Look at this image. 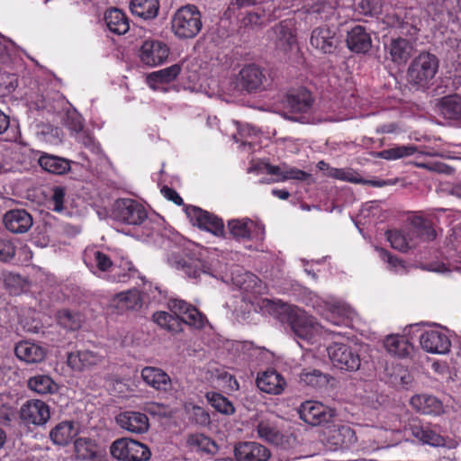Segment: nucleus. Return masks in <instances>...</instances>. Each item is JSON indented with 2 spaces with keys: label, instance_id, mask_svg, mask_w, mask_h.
<instances>
[{
  "label": "nucleus",
  "instance_id": "obj_1",
  "mask_svg": "<svg viewBox=\"0 0 461 461\" xmlns=\"http://www.w3.org/2000/svg\"><path fill=\"white\" fill-rule=\"evenodd\" d=\"M438 59L429 52H420L407 69V81L417 90H427L432 84L438 70Z\"/></svg>",
  "mask_w": 461,
  "mask_h": 461
},
{
  "label": "nucleus",
  "instance_id": "obj_2",
  "mask_svg": "<svg viewBox=\"0 0 461 461\" xmlns=\"http://www.w3.org/2000/svg\"><path fill=\"white\" fill-rule=\"evenodd\" d=\"M202 27V14L194 5L188 4L179 7L171 19L172 32L181 40L194 38Z\"/></svg>",
  "mask_w": 461,
  "mask_h": 461
},
{
  "label": "nucleus",
  "instance_id": "obj_3",
  "mask_svg": "<svg viewBox=\"0 0 461 461\" xmlns=\"http://www.w3.org/2000/svg\"><path fill=\"white\" fill-rule=\"evenodd\" d=\"M110 453L119 461H149L151 457L148 446L129 438L114 440L110 447Z\"/></svg>",
  "mask_w": 461,
  "mask_h": 461
},
{
  "label": "nucleus",
  "instance_id": "obj_4",
  "mask_svg": "<svg viewBox=\"0 0 461 461\" xmlns=\"http://www.w3.org/2000/svg\"><path fill=\"white\" fill-rule=\"evenodd\" d=\"M328 356L338 369L347 372H356L361 366L358 351L345 343L333 342L327 348Z\"/></svg>",
  "mask_w": 461,
  "mask_h": 461
},
{
  "label": "nucleus",
  "instance_id": "obj_5",
  "mask_svg": "<svg viewBox=\"0 0 461 461\" xmlns=\"http://www.w3.org/2000/svg\"><path fill=\"white\" fill-rule=\"evenodd\" d=\"M113 215L115 220L125 224L140 225L146 221L148 212L136 200L122 198L114 203Z\"/></svg>",
  "mask_w": 461,
  "mask_h": 461
},
{
  "label": "nucleus",
  "instance_id": "obj_6",
  "mask_svg": "<svg viewBox=\"0 0 461 461\" xmlns=\"http://www.w3.org/2000/svg\"><path fill=\"white\" fill-rule=\"evenodd\" d=\"M301 420L312 426L330 423L336 416V410L316 401L303 402L298 410Z\"/></svg>",
  "mask_w": 461,
  "mask_h": 461
},
{
  "label": "nucleus",
  "instance_id": "obj_7",
  "mask_svg": "<svg viewBox=\"0 0 461 461\" xmlns=\"http://www.w3.org/2000/svg\"><path fill=\"white\" fill-rule=\"evenodd\" d=\"M74 455L77 461H104L105 448L94 438L77 437L73 441Z\"/></svg>",
  "mask_w": 461,
  "mask_h": 461
},
{
  "label": "nucleus",
  "instance_id": "obj_8",
  "mask_svg": "<svg viewBox=\"0 0 461 461\" xmlns=\"http://www.w3.org/2000/svg\"><path fill=\"white\" fill-rule=\"evenodd\" d=\"M310 43L323 54H333L340 44V38L333 28L321 25L312 30Z\"/></svg>",
  "mask_w": 461,
  "mask_h": 461
},
{
  "label": "nucleus",
  "instance_id": "obj_9",
  "mask_svg": "<svg viewBox=\"0 0 461 461\" xmlns=\"http://www.w3.org/2000/svg\"><path fill=\"white\" fill-rule=\"evenodd\" d=\"M186 213L198 228L205 230L215 236L224 235V224L218 216L195 206L188 207Z\"/></svg>",
  "mask_w": 461,
  "mask_h": 461
},
{
  "label": "nucleus",
  "instance_id": "obj_10",
  "mask_svg": "<svg viewBox=\"0 0 461 461\" xmlns=\"http://www.w3.org/2000/svg\"><path fill=\"white\" fill-rule=\"evenodd\" d=\"M20 418L27 424L42 426L50 418L49 405L41 400H29L20 409Z\"/></svg>",
  "mask_w": 461,
  "mask_h": 461
},
{
  "label": "nucleus",
  "instance_id": "obj_11",
  "mask_svg": "<svg viewBox=\"0 0 461 461\" xmlns=\"http://www.w3.org/2000/svg\"><path fill=\"white\" fill-rule=\"evenodd\" d=\"M267 80L263 69L255 64L243 67L238 76L239 85L249 93L265 89Z\"/></svg>",
  "mask_w": 461,
  "mask_h": 461
},
{
  "label": "nucleus",
  "instance_id": "obj_12",
  "mask_svg": "<svg viewBox=\"0 0 461 461\" xmlns=\"http://www.w3.org/2000/svg\"><path fill=\"white\" fill-rule=\"evenodd\" d=\"M169 55V48L160 41H145L140 49V60L150 67L164 63Z\"/></svg>",
  "mask_w": 461,
  "mask_h": 461
},
{
  "label": "nucleus",
  "instance_id": "obj_13",
  "mask_svg": "<svg viewBox=\"0 0 461 461\" xmlns=\"http://www.w3.org/2000/svg\"><path fill=\"white\" fill-rule=\"evenodd\" d=\"M420 343L426 352L431 354H446L451 347L447 335L438 329L422 332L420 336Z\"/></svg>",
  "mask_w": 461,
  "mask_h": 461
},
{
  "label": "nucleus",
  "instance_id": "obj_14",
  "mask_svg": "<svg viewBox=\"0 0 461 461\" xmlns=\"http://www.w3.org/2000/svg\"><path fill=\"white\" fill-rule=\"evenodd\" d=\"M257 307L261 315H270L273 317H302L301 310L283 302L280 299L264 298L258 302Z\"/></svg>",
  "mask_w": 461,
  "mask_h": 461
},
{
  "label": "nucleus",
  "instance_id": "obj_15",
  "mask_svg": "<svg viewBox=\"0 0 461 461\" xmlns=\"http://www.w3.org/2000/svg\"><path fill=\"white\" fill-rule=\"evenodd\" d=\"M408 431L419 442L432 447L445 446V438L435 429L430 423H422L420 420H414L408 426Z\"/></svg>",
  "mask_w": 461,
  "mask_h": 461
},
{
  "label": "nucleus",
  "instance_id": "obj_16",
  "mask_svg": "<svg viewBox=\"0 0 461 461\" xmlns=\"http://www.w3.org/2000/svg\"><path fill=\"white\" fill-rule=\"evenodd\" d=\"M234 452L242 461H268L271 451L256 441H239L234 445Z\"/></svg>",
  "mask_w": 461,
  "mask_h": 461
},
{
  "label": "nucleus",
  "instance_id": "obj_17",
  "mask_svg": "<svg viewBox=\"0 0 461 461\" xmlns=\"http://www.w3.org/2000/svg\"><path fill=\"white\" fill-rule=\"evenodd\" d=\"M410 405L414 411L423 415L438 416L444 413L443 402L438 397L429 393L411 396Z\"/></svg>",
  "mask_w": 461,
  "mask_h": 461
},
{
  "label": "nucleus",
  "instance_id": "obj_18",
  "mask_svg": "<svg viewBox=\"0 0 461 461\" xmlns=\"http://www.w3.org/2000/svg\"><path fill=\"white\" fill-rule=\"evenodd\" d=\"M116 423L131 433L142 434L149 428V418L140 411H123L115 418Z\"/></svg>",
  "mask_w": 461,
  "mask_h": 461
},
{
  "label": "nucleus",
  "instance_id": "obj_19",
  "mask_svg": "<svg viewBox=\"0 0 461 461\" xmlns=\"http://www.w3.org/2000/svg\"><path fill=\"white\" fill-rule=\"evenodd\" d=\"M282 325L287 332L303 339H311L319 332V324L312 319H283Z\"/></svg>",
  "mask_w": 461,
  "mask_h": 461
},
{
  "label": "nucleus",
  "instance_id": "obj_20",
  "mask_svg": "<svg viewBox=\"0 0 461 461\" xmlns=\"http://www.w3.org/2000/svg\"><path fill=\"white\" fill-rule=\"evenodd\" d=\"M408 230L416 247L421 241H431L437 237V232L431 221L421 216L412 217L410 220Z\"/></svg>",
  "mask_w": 461,
  "mask_h": 461
},
{
  "label": "nucleus",
  "instance_id": "obj_21",
  "mask_svg": "<svg viewBox=\"0 0 461 461\" xmlns=\"http://www.w3.org/2000/svg\"><path fill=\"white\" fill-rule=\"evenodd\" d=\"M14 354L21 361L27 364H37L46 358L47 348L37 343L23 340L15 345Z\"/></svg>",
  "mask_w": 461,
  "mask_h": 461
},
{
  "label": "nucleus",
  "instance_id": "obj_22",
  "mask_svg": "<svg viewBox=\"0 0 461 461\" xmlns=\"http://www.w3.org/2000/svg\"><path fill=\"white\" fill-rule=\"evenodd\" d=\"M230 234L238 240H249L258 236L259 225L249 218L232 219L227 223Z\"/></svg>",
  "mask_w": 461,
  "mask_h": 461
},
{
  "label": "nucleus",
  "instance_id": "obj_23",
  "mask_svg": "<svg viewBox=\"0 0 461 461\" xmlns=\"http://www.w3.org/2000/svg\"><path fill=\"white\" fill-rule=\"evenodd\" d=\"M79 434V427L74 420L59 422L50 431V438L54 445L66 447L69 445Z\"/></svg>",
  "mask_w": 461,
  "mask_h": 461
},
{
  "label": "nucleus",
  "instance_id": "obj_24",
  "mask_svg": "<svg viewBox=\"0 0 461 461\" xmlns=\"http://www.w3.org/2000/svg\"><path fill=\"white\" fill-rule=\"evenodd\" d=\"M256 383L260 391L276 395L282 393L286 386L285 379L275 369L258 375Z\"/></svg>",
  "mask_w": 461,
  "mask_h": 461
},
{
  "label": "nucleus",
  "instance_id": "obj_25",
  "mask_svg": "<svg viewBox=\"0 0 461 461\" xmlns=\"http://www.w3.org/2000/svg\"><path fill=\"white\" fill-rule=\"evenodd\" d=\"M4 224L13 233H25L32 226V217L23 209L11 210L5 214Z\"/></svg>",
  "mask_w": 461,
  "mask_h": 461
},
{
  "label": "nucleus",
  "instance_id": "obj_26",
  "mask_svg": "<svg viewBox=\"0 0 461 461\" xmlns=\"http://www.w3.org/2000/svg\"><path fill=\"white\" fill-rule=\"evenodd\" d=\"M312 94L305 88L290 91L286 95L285 105L293 113H306L312 106Z\"/></svg>",
  "mask_w": 461,
  "mask_h": 461
},
{
  "label": "nucleus",
  "instance_id": "obj_27",
  "mask_svg": "<svg viewBox=\"0 0 461 461\" xmlns=\"http://www.w3.org/2000/svg\"><path fill=\"white\" fill-rule=\"evenodd\" d=\"M327 441L334 449H348L356 443L357 436L349 426L341 425L330 431Z\"/></svg>",
  "mask_w": 461,
  "mask_h": 461
},
{
  "label": "nucleus",
  "instance_id": "obj_28",
  "mask_svg": "<svg viewBox=\"0 0 461 461\" xmlns=\"http://www.w3.org/2000/svg\"><path fill=\"white\" fill-rule=\"evenodd\" d=\"M348 48L356 53H366L372 46V40L369 33L361 25L353 27L347 36Z\"/></svg>",
  "mask_w": 461,
  "mask_h": 461
},
{
  "label": "nucleus",
  "instance_id": "obj_29",
  "mask_svg": "<svg viewBox=\"0 0 461 461\" xmlns=\"http://www.w3.org/2000/svg\"><path fill=\"white\" fill-rule=\"evenodd\" d=\"M103 357L91 350H77L68 355V364L73 369L82 371L100 364Z\"/></svg>",
  "mask_w": 461,
  "mask_h": 461
},
{
  "label": "nucleus",
  "instance_id": "obj_30",
  "mask_svg": "<svg viewBox=\"0 0 461 461\" xmlns=\"http://www.w3.org/2000/svg\"><path fill=\"white\" fill-rule=\"evenodd\" d=\"M38 163L44 171L53 175H64L71 168L70 160L45 152L39 157Z\"/></svg>",
  "mask_w": 461,
  "mask_h": 461
},
{
  "label": "nucleus",
  "instance_id": "obj_31",
  "mask_svg": "<svg viewBox=\"0 0 461 461\" xmlns=\"http://www.w3.org/2000/svg\"><path fill=\"white\" fill-rule=\"evenodd\" d=\"M141 378L149 386L156 390L166 391L171 384L169 375L161 368L155 366H145L141 370Z\"/></svg>",
  "mask_w": 461,
  "mask_h": 461
},
{
  "label": "nucleus",
  "instance_id": "obj_32",
  "mask_svg": "<svg viewBox=\"0 0 461 461\" xmlns=\"http://www.w3.org/2000/svg\"><path fill=\"white\" fill-rule=\"evenodd\" d=\"M386 49L393 62L402 64L411 56L413 47L408 40L398 37L392 39Z\"/></svg>",
  "mask_w": 461,
  "mask_h": 461
},
{
  "label": "nucleus",
  "instance_id": "obj_33",
  "mask_svg": "<svg viewBox=\"0 0 461 461\" xmlns=\"http://www.w3.org/2000/svg\"><path fill=\"white\" fill-rule=\"evenodd\" d=\"M439 114L447 120L461 119V96L455 94L444 96L438 100Z\"/></svg>",
  "mask_w": 461,
  "mask_h": 461
},
{
  "label": "nucleus",
  "instance_id": "obj_34",
  "mask_svg": "<svg viewBox=\"0 0 461 461\" xmlns=\"http://www.w3.org/2000/svg\"><path fill=\"white\" fill-rule=\"evenodd\" d=\"M113 306L121 311L123 314L124 310H138L142 306V298L137 289H131L115 295L113 300Z\"/></svg>",
  "mask_w": 461,
  "mask_h": 461
},
{
  "label": "nucleus",
  "instance_id": "obj_35",
  "mask_svg": "<svg viewBox=\"0 0 461 461\" xmlns=\"http://www.w3.org/2000/svg\"><path fill=\"white\" fill-rule=\"evenodd\" d=\"M153 321L161 328L172 334L183 330V325H189L195 329H202L208 322V319H153Z\"/></svg>",
  "mask_w": 461,
  "mask_h": 461
},
{
  "label": "nucleus",
  "instance_id": "obj_36",
  "mask_svg": "<svg viewBox=\"0 0 461 461\" xmlns=\"http://www.w3.org/2000/svg\"><path fill=\"white\" fill-rule=\"evenodd\" d=\"M388 382L397 389L410 390L415 386L413 375L402 365L392 366Z\"/></svg>",
  "mask_w": 461,
  "mask_h": 461
},
{
  "label": "nucleus",
  "instance_id": "obj_37",
  "mask_svg": "<svg viewBox=\"0 0 461 461\" xmlns=\"http://www.w3.org/2000/svg\"><path fill=\"white\" fill-rule=\"evenodd\" d=\"M104 21L109 31L118 35L125 34L130 29L127 15L117 8L108 10Z\"/></svg>",
  "mask_w": 461,
  "mask_h": 461
},
{
  "label": "nucleus",
  "instance_id": "obj_38",
  "mask_svg": "<svg viewBox=\"0 0 461 461\" xmlns=\"http://www.w3.org/2000/svg\"><path fill=\"white\" fill-rule=\"evenodd\" d=\"M130 9L133 15L144 20H151L158 16V0H131Z\"/></svg>",
  "mask_w": 461,
  "mask_h": 461
},
{
  "label": "nucleus",
  "instance_id": "obj_39",
  "mask_svg": "<svg viewBox=\"0 0 461 461\" xmlns=\"http://www.w3.org/2000/svg\"><path fill=\"white\" fill-rule=\"evenodd\" d=\"M189 447L213 456L219 451L217 443L203 433L189 434L186 438Z\"/></svg>",
  "mask_w": 461,
  "mask_h": 461
},
{
  "label": "nucleus",
  "instance_id": "obj_40",
  "mask_svg": "<svg viewBox=\"0 0 461 461\" xmlns=\"http://www.w3.org/2000/svg\"><path fill=\"white\" fill-rule=\"evenodd\" d=\"M265 168L267 169V174L276 176L273 182H284L288 179L303 181L310 176L309 173L295 167L285 170L279 166H274L268 163V165L265 166Z\"/></svg>",
  "mask_w": 461,
  "mask_h": 461
},
{
  "label": "nucleus",
  "instance_id": "obj_41",
  "mask_svg": "<svg viewBox=\"0 0 461 461\" xmlns=\"http://www.w3.org/2000/svg\"><path fill=\"white\" fill-rule=\"evenodd\" d=\"M386 236L391 246L399 251L407 252L416 248L408 228L401 230H388Z\"/></svg>",
  "mask_w": 461,
  "mask_h": 461
},
{
  "label": "nucleus",
  "instance_id": "obj_42",
  "mask_svg": "<svg viewBox=\"0 0 461 461\" xmlns=\"http://www.w3.org/2000/svg\"><path fill=\"white\" fill-rule=\"evenodd\" d=\"M384 348L393 356L405 357L410 355L411 345L408 339L400 335H389L384 339Z\"/></svg>",
  "mask_w": 461,
  "mask_h": 461
},
{
  "label": "nucleus",
  "instance_id": "obj_43",
  "mask_svg": "<svg viewBox=\"0 0 461 461\" xmlns=\"http://www.w3.org/2000/svg\"><path fill=\"white\" fill-rule=\"evenodd\" d=\"M167 307L170 312L175 314V317H182L184 315H186L187 317H205V315L200 312L196 306L182 299H168Z\"/></svg>",
  "mask_w": 461,
  "mask_h": 461
},
{
  "label": "nucleus",
  "instance_id": "obj_44",
  "mask_svg": "<svg viewBox=\"0 0 461 461\" xmlns=\"http://www.w3.org/2000/svg\"><path fill=\"white\" fill-rule=\"evenodd\" d=\"M181 72V67L178 64H174L166 68L154 71L148 75L147 82L153 89L157 88V83H169L176 78Z\"/></svg>",
  "mask_w": 461,
  "mask_h": 461
},
{
  "label": "nucleus",
  "instance_id": "obj_45",
  "mask_svg": "<svg viewBox=\"0 0 461 461\" xmlns=\"http://www.w3.org/2000/svg\"><path fill=\"white\" fill-rule=\"evenodd\" d=\"M28 387L39 394L54 393L58 390V384L50 375H37L27 381Z\"/></svg>",
  "mask_w": 461,
  "mask_h": 461
},
{
  "label": "nucleus",
  "instance_id": "obj_46",
  "mask_svg": "<svg viewBox=\"0 0 461 461\" xmlns=\"http://www.w3.org/2000/svg\"><path fill=\"white\" fill-rule=\"evenodd\" d=\"M299 377L300 383L312 388H321L329 384L328 375L314 368L303 369Z\"/></svg>",
  "mask_w": 461,
  "mask_h": 461
},
{
  "label": "nucleus",
  "instance_id": "obj_47",
  "mask_svg": "<svg viewBox=\"0 0 461 461\" xmlns=\"http://www.w3.org/2000/svg\"><path fill=\"white\" fill-rule=\"evenodd\" d=\"M416 151L415 145H401L375 152L374 156L386 160H395L412 156Z\"/></svg>",
  "mask_w": 461,
  "mask_h": 461
},
{
  "label": "nucleus",
  "instance_id": "obj_48",
  "mask_svg": "<svg viewBox=\"0 0 461 461\" xmlns=\"http://www.w3.org/2000/svg\"><path fill=\"white\" fill-rule=\"evenodd\" d=\"M271 32L274 34L276 43L281 48L289 47L294 41V37L287 21H282L275 25Z\"/></svg>",
  "mask_w": 461,
  "mask_h": 461
},
{
  "label": "nucleus",
  "instance_id": "obj_49",
  "mask_svg": "<svg viewBox=\"0 0 461 461\" xmlns=\"http://www.w3.org/2000/svg\"><path fill=\"white\" fill-rule=\"evenodd\" d=\"M208 402L220 413L231 415L235 412L232 402L224 395L216 392H208L205 395Z\"/></svg>",
  "mask_w": 461,
  "mask_h": 461
},
{
  "label": "nucleus",
  "instance_id": "obj_50",
  "mask_svg": "<svg viewBox=\"0 0 461 461\" xmlns=\"http://www.w3.org/2000/svg\"><path fill=\"white\" fill-rule=\"evenodd\" d=\"M135 276L140 277L141 280L144 279L143 276L140 275L132 262L122 261L119 266V270L113 275V280L119 283H126Z\"/></svg>",
  "mask_w": 461,
  "mask_h": 461
},
{
  "label": "nucleus",
  "instance_id": "obj_51",
  "mask_svg": "<svg viewBox=\"0 0 461 461\" xmlns=\"http://www.w3.org/2000/svg\"><path fill=\"white\" fill-rule=\"evenodd\" d=\"M257 432L260 438L272 444H279L282 438L280 432L267 422H259L257 426Z\"/></svg>",
  "mask_w": 461,
  "mask_h": 461
},
{
  "label": "nucleus",
  "instance_id": "obj_52",
  "mask_svg": "<svg viewBox=\"0 0 461 461\" xmlns=\"http://www.w3.org/2000/svg\"><path fill=\"white\" fill-rule=\"evenodd\" d=\"M329 177L355 184H359L363 182V179L361 177H358V174L352 170L351 168L332 167L329 174Z\"/></svg>",
  "mask_w": 461,
  "mask_h": 461
},
{
  "label": "nucleus",
  "instance_id": "obj_53",
  "mask_svg": "<svg viewBox=\"0 0 461 461\" xmlns=\"http://www.w3.org/2000/svg\"><path fill=\"white\" fill-rule=\"evenodd\" d=\"M169 260L176 268L183 269L190 277L196 278L201 274L200 269L197 267L199 263L197 261H187L184 258L177 259L176 257H172Z\"/></svg>",
  "mask_w": 461,
  "mask_h": 461
},
{
  "label": "nucleus",
  "instance_id": "obj_54",
  "mask_svg": "<svg viewBox=\"0 0 461 461\" xmlns=\"http://www.w3.org/2000/svg\"><path fill=\"white\" fill-rule=\"evenodd\" d=\"M330 312L339 317H350L356 311L348 303L342 301H334L330 304Z\"/></svg>",
  "mask_w": 461,
  "mask_h": 461
},
{
  "label": "nucleus",
  "instance_id": "obj_55",
  "mask_svg": "<svg viewBox=\"0 0 461 461\" xmlns=\"http://www.w3.org/2000/svg\"><path fill=\"white\" fill-rule=\"evenodd\" d=\"M66 196V188L61 185H56L52 188L51 203H53V211L60 212L64 209Z\"/></svg>",
  "mask_w": 461,
  "mask_h": 461
},
{
  "label": "nucleus",
  "instance_id": "obj_56",
  "mask_svg": "<svg viewBox=\"0 0 461 461\" xmlns=\"http://www.w3.org/2000/svg\"><path fill=\"white\" fill-rule=\"evenodd\" d=\"M15 255V247L11 240L0 238V262H9Z\"/></svg>",
  "mask_w": 461,
  "mask_h": 461
},
{
  "label": "nucleus",
  "instance_id": "obj_57",
  "mask_svg": "<svg viewBox=\"0 0 461 461\" xmlns=\"http://www.w3.org/2000/svg\"><path fill=\"white\" fill-rule=\"evenodd\" d=\"M76 140L92 152H97L99 150L98 143L95 141L94 136L87 131H82L77 134Z\"/></svg>",
  "mask_w": 461,
  "mask_h": 461
},
{
  "label": "nucleus",
  "instance_id": "obj_58",
  "mask_svg": "<svg viewBox=\"0 0 461 461\" xmlns=\"http://www.w3.org/2000/svg\"><path fill=\"white\" fill-rule=\"evenodd\" d=\"M66 127L75 132L76 135L84 131V123L81 116L76 113H68L65 121Z\"/></svg>",
  "mask_w": 461,
  "mask_h": 461
},
{
  "label": "nucleus",
  "instance_id": "obj_59",
  "mask_svg": "<svg viewBox=\"0 0 461 461\" xmlns=\"http://www.w3.org/2000/svg\"><path fill=\"white\" fill-rule=\"evenodd\" d=\"M378 255L382 260L386 262L389 267L393 269H397L398 267L404 268L403 261L400 260L398 258L393 256L388 250L383 248H375Z\"/></svg>",
  "mask_w": 461,
  "mask_h": 461
},
{
  "label": "nucleus",
  "instance_id": "obj_60",
  "mask_svg": "<svg viewBox=\"0 0 461 461\" xmlns=\"http://www.w3.org/2000/svg\"><path fill=\"white\" fill-rule=\"evenodd\" d=\"M94 261L96 267L103 272L108 271L113 267L110 257L101 251L94 252Z\"/></svg>",
  "mask_w": 461,
  "mask_h": 461
},
{
  "label": "nucleus",
  "instance_id": "obj_61",
  "mask_svg": "<svg viewBox=\"0 0 461 461\" xmlns=\"http://www.w3.org/2000/svg\"><path fill=\"white\" fill-rule=\"evenodd\" d=\"M261 280L252 273H246L244 282L241 284V287L245 290H251L255 293H260L259 286Z\"/></svg>",
  "mask_w": 461,
  "mask_h": 461
},
{
  "label": "nucleus",
  "instance_id": "obj_62",
  "mask_svg": "<svg viewBox=\"0 0 461 461\" xmlns=\"http://www.w3.org/2000/svg\"><path fill=\"white\" fill-rule=\"evenodd\" d=\"M193 418L196 424L202 426H206L211 422L209 413L205 411L204 409L199 406L193 407Z\"/></svg>",
  "mask_w": 461,
  "mask_h": 461
},
{
  "label": "nucleus",
  "instance_id": "obj_63",
  "mask_svg": "<svg viewBox=\"0 0 461 461\" xmlns=\"http://www.w3.org/2000/svg\"><path fill=\"white\" fill-rule=\"evenodd\" d=\"M58 325L67 332L76 331L81 327L80 319H58Z\"/></svg>",
  "mask_w": 461,
  "mask_h": 461
},
{
  "label": "nucleus",
  "instance_id": "obj_64",
  "mask_svg": "<svg viewBox=\"0 0 461 461\" xmlns=\"http://www.w3.org/2000/svg\"><path fill=\"white\" fill-rule=\"evenodd\" d=\"M161 193L169 201H172L176 205H182L183 204V199L180 197V195L177 194L176 190L173 188H170L168 186H164L161 189Z\"/></svg>",
  "mask_w": 461,
  "mask_h": 461
}]
</instances>
